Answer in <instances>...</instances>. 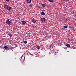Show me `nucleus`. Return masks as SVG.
<instances>
[{
    "label": "nucleus",
    "mask_w": 76,
    "mask_h": 76,
    "mask_svg": "<svg viewBox=\"0 0 76 76\" xmlns=\"http://www.w3.org/2000/svg\"><path fill=\"white\" fill-rule=\"evenodd\" d=\"M4 7L5 9H7V10H11V7H8L7 5H5L4 6Z\"/></svg>",
    "instance_id": "nucleus-1"
},
{
    "label": "nucleus",
    "mask_w": 76,
    "mask_h": 76,
    "mask_svg": "<svg viewBox=\"0 0 76 76\" xmlns=\"http://www.w3.org/2000/svg\"><path fill=\"white\" fill-rule=\"evenodd\" d=\"M23 55L21 57V60L22 61H24V60H25V56H23Z\"/></svg>",
    "instance_id": "nucleus-2"
},
{
    "label": "nucleus",
    "mask_w": 76,
    "mask_h": 76,
    "mask_svg": "<svg viewBox=\"0 0 76 76\" xmlns=\"http://www.w3.org/2000/svg\"><path fill=\"white\" fill-rule=\"evenodd\" d=\"M11 22V21L9 20L7 21L6 22V23L7 24V25H9V24Z\"/></svg>",
    "instance_id": "nucleus-3"
},
{
    "label": "nucleus",
    "mask_w": 76,
    "mask_h": 76,
    "mask_svg": "<svg viewBox=\"0 0 76 76\" xmlns=\"http://www.w3.org/2000/svg\"><path fill=\"white\" fill-rule=\"evenodd\" d=\"M31 22L33 23H35V22H36V20H35V19H32Z\"/></svg>",
    "instance_id": "nucleus-4"
},
{
    "label": "nucleus",
    "mask_w": 76,
    "mask_h": 76,
    "mask_svg": "<svg viewBox=\"0 0 76 76\" xmlns=\"http://www.w3.org/2000/svg\"><path fill=\"white\" fill-rule=\"evenodd\" d=\"M45 18H41V20L42 22H44V21H45Z\"/></svg>",
    "instance_id": "nucleus-5"
},
{
    "label": "nucleus",
    "mask_w": 76,
    "mask_h": 76,
    "mask_svg": "<svg viewBox=\"0 0 76 76\" xmlns=\"http://www.w3.org/2000/svg\"><path fill=\"white\" fill-rule=\"evenodd\" d=\"M31 2V0H27V3H30Z\"/></svg>",
    "instance_id": "nucleus-6"
},
{
    "label": "nucleus",
    "mask_w": 76,
    "mask_h": 76,
    "mask_svg": "<svg viewBox=\"0 0 76 76\" xmlns=\"http://www.w3.org/2000/svg\"><path fill=\"white\" fill-rule=\"evenodd\" d=\"M22 24H23V25L25 24L26 23V21H22Z\"/></svg>",
    "instance_id": "nucleus-7"
},
{
    "label": "nucleus",
    "mask_w": 76,
    "mask_h": 76,
    "mask_svg": "<svg viewBox=\"0 0 76 76\" xmlns=\"http://www.w3.org/2000/svg\"><path fill=\"white\" fill-rule=\"evenodd\" d=\"M66 46L67 47H68V48H69L70 47V44H66Z\"/></svg>",
    "instance_id": "nucleus-8"
},
{
    "label": "nucleus",
    "mask_w": 76,
    "mask_h": 76,
    "mask_svg": "<svg viewBox=\"0 0 76 76\" xmlns=\"http://www.w3.org/2000/svg\"><path fill=\"white\" fill-rule=\"evenodd\" d=\"M42 7H45V6H46V4H42Z\"/></svg>",
    "instance_id": "nucleus-9"
},
{
    "label": "nucleus",
    "mask_w": 76,
    "mask_h": 76,
    "mask_svg": "<svg viewBox=\"0 0 76 76\" xmlns=\"http://www.w3.org/2000/svg\"><path fill=\"white\" fill-rule=\"evenodd\" d=\"M41 14L42 15H43V16L45 15V13L44 12H42Z\"/></svg>",
    "instance_id": "nucleus-10"
},
{
    "label": "nucleus",
    "mask_w": 76,
    "mask_h": 76,
    "mask_svg": "<svg viewBox=\"0 0 76 76\" xmlns=\"http://www.w3.org/2000/svg\"><path fill=\"white\" fill-rule=\"evenodd\" d=\"M34 5L33 4L31 3V4H30V7H32V6H33Z\"/></svg>",
    "instance_id": "nucleus-11"
},
{
    "label": "nucleus",
    "mask_w": 76,
    "mask_h": 76,
    "mask_svg": "<svg viewBox=\"0 0 76 76\" xmlns=\"http://www.w3.org/2000/svg\"><path fill=\"white\" fill-rule=\"evenodd\" d=\"M4 48H5V49H7L8 48V47H7V46H5L4 47Z\"/></svg>",
    "instance_id": "nucleus-12"
},
{
    "label": "nucleus",
    "mask_w": 76,
    "mask_h": 76,
    "mask_svg": "<svg viewBox=\"0 0 76 76\" xmlns=\"http://www.w3.org/2000/svg\"><path fill=\"white\" fill-rule=\"evenodd\" d=\"M69 28L71 29H72V28H73V27L72 26H69Z\"/></svg>",
    "instance_id": "nucleus-13"
},
{
    "label": "nucleus",
    "mask_w": 76,
    "mask_h": 76,
    "mask_svg": "<svg viewBox=\"0 0 76 76\" xmlns=\"http://www.w3.org/2000/svg\"><path fill=\"white\" fill-rule=\"evenodd\" d=\"M37 49H40V46H39L37 47Z\"/></svg>",
    "instance_id": "nucleus-14"
},
{
    "label": "nucleus",
    "mask_w": 76,
    "mask_h": 76,
    "mask_svg": "<svg viewBox=\"0 0 76 76\" xmlns=\"http://www.w3.org/2000/svg\"><path fill=\"white\" fill-rule=\"evenodd\" d=\"M32 28H35L36 27V26H32Z\"/></svg>",
    "instance_id": "nucleus-15"
},
{
    "label": "nucleus",
    "mask_w": 76,
    "mask_h": 76,
    "mask_svg": "<svg viewBox=\"0 0 76 76\" xmlns=\"http://www.w3.org/2000/svg\"><path fill=\"white\" fill-rule=\"evenodd\" d=\"M23 43L24 44H26L27 43V41H23Z\"/></svg>",
    "instance_id": "nucleus-16"
},
{
    "label": "nucleus",
    "mask_w": 76,
    "mask_h": 76,
    "mask_svg": "<svg viewBox=\"0 0 76 76\" xmlns=\"http://www.w3.org/2000/svg\"><path fill=\"white\" fill-rule=\"evenodd\" d=\"M49 1L50 2H51V3H52L53 1V0H49Z\"/></svg>",
    "instance_id": "nucleus-17"
},
{
    "label": "nucleus",
    "mask_w": 76,
    "mask_h": 76,
    "mask_svg": "<svg viewBox=\"0 0 76 76\" xmlns=\"http://www.w3.org/2000/svg\"><path fill=\"white\" fill-rule=\"evenodd\" d=\"M64 28H67V27L66 26H64Z\"/></svg>",
    "instance_id": "nucleus-18"
},
{
    "label": "nucleus",
    "mask_w": 76,
    "mask_h": 76,
    "mask_svg": "<svg viewBox=\"0 0 76 76\" xmlns=\"http://www.w3.org/2000/svg\"><path fill=\"white\" fill-rule=\"evenodd\" d=\"M70 41L71 42H73V39H70Z\"/></svg>",
    "instance_id": "nucleus-19"
},
{
    "label": "nucleus",
    "mask_w": 76,
    "mask_h": 76,
    "mask_svg": "<svg viewBox=\"0 0 76 76\" xmlns=\"http://www.w3.org/2000/svg\"><path fill=\"white\" fill-rule=\"evenodd\" d=\"M7 1V2H9L10 1V0H5Z\"/></svg>",
    "instance_id": "nucleus-20"
},
{
    "label": "nucleus",
    "mask_w": 76,
    "mask_h": 76,
    "mask_svg": "<svg viewBox=\"0 0 76 76\" xmlns=\"http://www.w3.org/2000/svg\"><path fill=\"white\" fill-rule=\"evenodd\" d=\"M8 35H9V36H10V37H11V36H12V34H8Z\"/></svg>",
    "instance_id": "nucleus-21"
},
{
    "label": "nucleus",
    "mask_w": 76,
    "mask_h": 76,
    "mask_svg": "<svg viewBox=\"0 0 76 76\" xmlns=\"http://www.w3.org/2000/svg\"><path fill=\"white\" fill-rule=\"evenodd\" d=\"M37 7H38V8H39V9L40 8V6H38Z\"/></svg>",
    "instance_id": "nucleus-22"
},
{
    "label": "nucleus",
    "mask_w": 76,
    "mask_h": 76,
    "mask_svg": "<svg viewBox=\"0 0 76 76\" xmlns=\"http://www.w3.org/2000/svg\"><path fill=\"white\" fill-rule=\"evenodd\" d=\"M8 20H10V18L8 19Z\"/></svg>",
    "instance_id": "nucleus-23"
},
{
    "label": "nucleus",
    "mask_w": 76,
    "mask_h": 76,
    "mask_svg": "<svg viewBox=\"0 0 76 76\" xmlns=\"http://www.w3.org/2000/svg\"><path fill=\"white\" fill-rule=\"evenodd\" d=\"M66 0V1H67V0Z\"/></svg>",
    "instance_id": "nucleus-24"
}]
</instances>
